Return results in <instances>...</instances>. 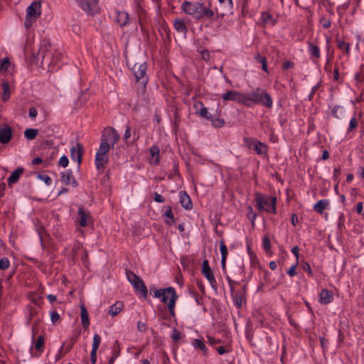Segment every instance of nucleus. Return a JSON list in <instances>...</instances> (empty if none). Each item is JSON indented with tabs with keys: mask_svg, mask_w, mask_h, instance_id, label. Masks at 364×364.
I'll list each match as a JSON object with an SVG mask.
<instances>
[{
	"mask_svg": "<svg viewBox=\"0 0 364 364\" xmlns=\"http://www.w3.org/2000/svg\"><path fill=\"white\" fill-rule=\"evenodd\" d=\"M154 296L156 298L160 299L163 303L167 304L171 316L174 317V308L176 301L178 299V296L174 288L168 287L166 289H156L154 291Z\"/></svg>",
	"mask_w": 364,
	"mask_h": 364,
	"instance_id": "nucleus-3",
	"label": "nucleus"
},
{
	"mask_svg": "<svg viewBox=\"0 0 364 364\" xmlns=\"http://www.w3.org/2000/svg\"><path fill=\"white\" fill-rule=\"evenodd\" d=\"M333 294L327 289H322L319 295V302L327 304L332 301Z\"/></svg>",
	"mask_w": 364,
	"mask_h": 364,
	"instance_id": "nucleus-20",
	"label": "nucleus"
},
{
	"mask_svg": "<svg viewBox=\"0 0 364 364\" xmlns=\"http://www.w3.org/2000/svg\"><path fill=\"white\" fill-rule=\"evenodd\" d=\"M181 9L186 14L192 16L198 19L210 18L214 15V11L207 8L203 4L198 1H184Z\"/></svg>",
	"mask_w": 364,
	"mask_h": 364,
	"instance_id": "nucleus-2",
	"label": "nucleus"
},
{
	"mask_svg": "<svg viewBox=\"0 0 364 364\" xmlns=\"http://www.w3.org/2000/svg\"><path fill=\"white\" fill-rule=\"evenodd\" d=\"M164 215L168 218V220H166V223L168 225H171L174 223V217L172 212L171 207L167 206L166 210L164 213Z\"/></svg>",
	"mask_w": 364,
	"mask_h": 364,
	"instance_id": "nucleus-36",
	"label": "nucleus"
},
{
	"mask_svg": "<svg viewBox=\"0 0 364 364\" xmlns=\"http://www.w3.org/2000/svg\"><path fill=\"white\" fill-rule=\"evenodd\" d=\"M237 94V91H229L223 94L222 98L225 101L231 100L235 102Z\"/></svg>",
	"mask_w": 364,
	"mask_h": 364,
	"instance_id": "nucleus-35",
	"label": "nucleus"
},
{
	"mask_svg": "<svg viewBox=\"0 0 364 364\" xmlns=\"http://www.w3.org/2000/svg\"><path fill=\"white\" fill-rule=\"evenodd\" d=\"M61 181L66 185H72L73 187L77 186V182L74 178L70 170L61 173Z\"/></svg>",
	"mask_w": 364,
	"mask_h": 364,
	"instance_id": "nucleus-17",
	"label": "nucleus"
},
{
	"mask_svg": "<svg viewBox=\"0 0 364 364\" xmlns=\"http://www.w3.org/2000/svg\"><path fill=\"white\" fill-rule=\"evenodd\" d=\"M210 121L213 122V126L216 127H221L224 125L225 124V122L223 119H219V118H215V119H213V117L211 116L210 117Z\"/></svg>",
	"mask_w": 364,
	"mask_h": 364,
	"instance_id": "nucleus-43",
	"label": "nucleus"
},
{
	"mask_svg": "<svg viewBox=\"0 0 364 364\" xmlns=\"http://www.w3.org/2000/svg\"><path fill=\"white\" fill-rule=\"evenodd\" d=\"M131 137V127L129 126H127L124 134V139H128Z\"/></svg>",
	"mask_w": 364,
	"mask_h": 364,
	"instance_id": "nucleus-58",
	"label": "nucleus"
},
{
	"mask_svg": "<svg viewBox=\"0 0 364 364\" xmlns=\"http://www.w3.org/2000/svg\"><path fill=\"white\" fill-rule=\"evenodd\" d=\"M132 71L136 81L143 85H146L148 81V77L146 75V64L145 63H135L132 67Z\"/></svg>",
	"mask_w": 364,
	"mask_h": 364,
	"instance_id": "nucleus-9",
	"label": "nucleus"
},
{
	"mask_svg": "<svg viewBox=\"0 0 364 364\" xmlns=\"http://www.w3.org/2000/svg\"><path fill=\"white\" fill-rule=\"evenodd\" d=\"M83 154V146L77 143L70 149V157L72 160L77 161L78 165L82 162V157Z\"/></svg>",
	"mask_w": 364,
	"mask_h": 364,
	"instance_id": "nucleus-14",
	"label": "nucleus"
},
{
	"mask_svg": "<svg viewBox=\"0 0 364 364\" xmlns=\"http://www.w3.org/2000/svg\"><path fill=\"white\" fill-rule=\"evenodd\" d=\"M309 52L310 53L316 57V58H319L320 57V50H319V48L313 44V43H309Z\"/></svg>",
	"mask_w": 364,
	"mask_h": 364,
	"instance_id": "nucleus-37",
	"label": "nucleus"
},
{
	"mask_svg": "<svg viewBox=\"0 0 364 364\" xmlns=\"http://www.w3.org/2000/svg\"><path fill=\"white\" fill-rule=\"evenodd\" d=\"M262 246H263V248L266 250V251H269L270 250V248H271V244H270V241L269 240V238L267 237H264L263 239H262Z\"/></svg>",
	"mask_w": 364,
	"mask_h": 364,
	"instance_id": "nucleus-47",
	"label": "nucleus"
},
{
	"mask_svg": "<svg viewBox=\"0 0 364 364\" xmlns=\"http://www.w3.org/2000/svg\"><path fill=\"white\" fill-rule=\"evenodd\" d=\"M80 6L89 14L97 11V0H76Z\"/></svg>",
	"mask_w": 364,
	"mask_h": 364,
	"instance_id": "nucleus-13",
	"label": "nucleus"
},
{
	"mask_svg": "<svg viewBox=\"0 0 364 364\" xmlns=\"http://www.w3.org/2000/svg\"><path fill=\"white\" fill-rule=\"evenodd\" d=\"M245 145L255 150L257 154L262 155L267 152V146L264 144L252 138H245Z\"/></svg>",
	"mask_w": 364,
	"mask_h": 364,
	"instance_id": "nucleus-10",
	"label": "nucleus"
},
{
	"mask_svg": "<svg viewBox=\"0 0 364 364\" xmlns=\"http://www.w3.org/2000/svg\"><path fill=\"white\" fill-rule=\"evenodd\" d=\"M363 205L361 202H359L356 205V211L358 214H363Z\"/></svg>",
	"mask_w": 364,
	"mask_h": 364,
	"instance_id": "nucleus-63",
	"label": "nucleus"
},
{
	"mask_svg": "<svg viewBox=\"0 0 364 364\" xmlns=\"http://www.w3.org/2000/svg\"><path fill=\"white\" fill-rule=\"evenodd\" d=\"M202 273L206 277L211 287L215 289L217 288V282L209 266L208 261L206 259L202 263Z\"/></svg>",
	"mask_w": 364,
	"mask_h": 364,
	"instance_id": "nucleus-12",
	"label": "nucleus"
},
{
	"mask_svg": "<svg viewBox=\"0 0 364 364\" xmlns=\"http://www.w3.org/2000/svg\"><path fill=\"white\" fill-rule=\"evenodd\" d=\"M12 129L8 125L0 126V143L7 144L11 139Z\"/></svg>",
	"mask_w": 364,
	"mask_h": 364,
	"instance_id": "nucleus-15",
	"label": "nucleus"
},
{
	"mask_svg": "<svg viewBox=\"0 0 364 364\" xmlns=\"http://www.w3.org/2000/svg\"><path fill=\"white\" fill-rule=\"evenodd\" d=\"M150 154L151 155V164L156 165L159 161V148L156 146H152L150 148Z\"/></svg>",
	"mask_w": 364,
	"mask_h": 364,
	"instance_id": "nucleus-25",
	"label": "nucleus"
},
{
	"mask_svg": "<svg viewBox=\"0 0 364 364\" xmlns=\"http://www.w3.org/2000/svg\"><path fill=\"white\" fill-rule=\"evenodd\" d=\"M341 173V170L340 168H335L333 171V179L336 181Z\"/></svg>",
	"mask_w": 364,
	"mask_h": 364,
	"instance_id": "nucleus-57",
	"label": "nucleus"
},
{
	"mask_svg": "<svg viewBox=\"0 0 364 364\" xmlns=\"http://www.w3.org/2000/svg\"><path fill=\"white\" fill-rule=\"evenodd\" d=\"M304 271L307 272L309 274H312V271L310 265L308 263H304L302 266Z\"/></svg>",
	"mask_w": 364,
	"mask_h": 364,
	"instance_id": "nucleus-62",
	"label": "nucleus"
},
{
	"mask_svg": "<svg viewBox=\"0 0 364 364\" xmlns=\"http://www.w3.org/2000/svg\"><path fill=\"white\" fill-rule=\"evenodd\" d=\"M299 223L298 217L296 214H293L291 215V223L294 226H296V224Z\"/></svg>",
	"mask_w": 364,
	"mask_h": 364,
	"instance_id": "nucleus-64",
	"label": "nucleus"
},
{
	"mask_svg": "<svg viewBox=\"0 0 364 364\" xmlns=\"http://www.w3.org/2000/svg\"><path fill=\"white\" fill-rule=\"evenodd\" d=\"M11 66V63L9 62V58H5L1 60V66H0V72L3 73H9V68Z\"/></svg>",
	"mask_w": 364,
	"mask_h": 364,
	"instance_id": "nucleus-33",
	"label": "nucleus"
},
{
	"mask_svg": "<svg viewBox=\"0 0 364 364\" xmlns=\"http://www.w3.org/2000/svg\"><path fill=\"white\" fill-rule=\"evenodd\" d=\"M173 27L178 33H181L183 36H186L188 28L183 20L179 18L175 19L173 21Z\"/></svg>",
	"mask_w": 364,
	"mask_h": 364,
	"instance_id": "nucleus-19",
	"label": "nucleus"
},
{
	"mask_svg": "<svg viewBox=\"0 0 364 364\" xmlns=\"http://www.w3.org/2000/svg\"><path fill=\"white\" fill-rule=\"evenodd\" d=\"M50 319L53 323H55L60 319V315L56 311L51 312Z\"/></svg>",
	"mask_w": 364,
	"mask_h": 364,
	"instance_id": "nucleus-52",
	"label": "nucleus"
},
{
	"mask_svg": "<svg viewBox=\"0 0 364 364\" xmlns=\"http://www.w3.org/2000/svg\"><path fill=\"white\" fill-rule=\"evenodd\" d=\"M44 344V338L43 336H39L36 341L35 348L36 349H40L43 347Z\"/></svg>",
	"mask_w": 364,
	"mask_h": 364,
	"instance_id": "nucleus-46",
	"label": "nucleus"
},
{
	"mask_svg": "<svg viewBox=\"0 0 364 364\" xmlns=\"http://www.w3.org/2000/svg\"><path fill=\"white\" fill-rule=\"evenodd\" d=\"M194 107L200 117L210 119L211 115L208 113L207 108L203 106V103L197 102Z\"/></svg>",
	"mask_w": 364,
	"mask_h": 364,
	"instance_id": "nucleus-23",
	"label": "nucleus"
},
{
	"mask_svg": "<svg viewBox=\"0 0 364 364\" xmlns=\"http://www.w3.org/2000/svg\"><path fill=\"white\" fill-rule=\"evenodd\" d=\"M208 338V343H210V345H215V344H217V343H219L220 342V340H217L211 336H207Z\"/></svg>",
	"mask_w": 364,
	"mask_h": 364,
	"instance_id": "nucleus-60",
	"label": "nucleus"
},
{
	"mask_svg": "<svg viewBox=\"0 0 364 364\" xmlns=\"http://www.w3.org/2000/svg\"><path fill=\"white\" fill-rule=\"evenodd\" d=\"M245 301L244 296L242 294H236L234 298V302L237 308H240Z\"/></svg>",
	"mask_w": 364,
	"mask_h": 364,
	"instance_id": "nucleus-39",
	"label": "nucleus"
},
{
	"mask_svg": "<svg viewBox=\"0 0 364 364\" xmlns=\"http://www.w3.org/2000/svg\"><path fill=\"white\" fill-rule=\"evenodd\" d=\"M28 114L31 118L34 119L38 114V111L35 107H31L29 109Z\"/></svg>",
	"mask_w": 364,
	"mask_h": 364,
	"instance_id": "nucleus-54",
	"label": "nucleus"
},
{
	"mask_svg": "<svg viewBox=\"0 0 364 364\" xmlns=\"http://www.w3.org/2000/svg\"><path fill=\"white\" fill-rule=\"evenodd\" d=\"M180 203L181 205L186 210L192 208V202L190 196L185 192H180Z\"/></svg>",
	"mask_w": 364,
	"mask_h": 364,
	"instance_id": "nucleus-21",
	"label": "nucleus"
},
{
	"mask_svg": "<svg viewBox=\"0 0 364 364\" xmlns=\"http://www.w3.org/2000/svg\"><path fill=\"white\" fill-rule=\"evenodd\" d=\"M294 67V63L291 61H286L283 63L284 69H290Z\"/></svg>",
	"mask_w": 364,
	"mask_h": 364,
	"instance_id": "nucleus-61",
	"label": "nucleus"
},
{
	"mask_svg": "<svg viewBox=\"0 0 364 364\" xmlns=\"http://www.w3.org/2000/svg\"><path fill=\"white\" fill-rule=\"evenodd\" d=\"M154 200L157 203H164L165 201V198L161 194L155 193Z\"/></svg>",
	"mask_w": 364,
	"mask_h": 364,
	"instance_id": "nucleus-56",
	"label": "nucleus"
},
{
	"mask_svg": "<svg viewBox=\"0 0 364 364\" xmlns=\"http://www.w3.org/2000/svg\"><path fill=\"white\" fill-rule=\"evenodd\" d=\"M235 102L250 107V101L249 99V95L246 96L245 95L237 92Z\"/></svg>",
	"mask_w": 364,
	"mask_h": 364,
	"instance_id": "nucleus-29",
	"label": "nucleus"
},
{
	"mask_svg": "<svg viewBox=\"0 0 364 364\" xmlns=\"http://www.w3.org/2000/svg\"><path fill=\"white\" fill-rule=\"evenodd\" d=\"M2 89H3V92H2L1 98L4 102H6L10 98V85H9V83L6 81L3 82Z\"/></svg>",
	"mask_w": 364,
	"mask_h": 364,
	"instance_id": "nucleus-30",
	"label": "nucleus"
},
{
	"mask_svg": "<svg viewBox=\"0 0 364 364\" xmlns=\"http://www.w3.org/2000/svg\"><path fill=\"white\" fill-rule=\"evenodd\" d=\"M119 139V134L116 129L110 127H106L102 134L100 146L109 150L118 141Z\"/></svg>",
	"mask_w": 364,
	"mask_h": 364,
	"instance_id": "nucleus-6",
	"label": "nucleus"
},
{
	"mask_svg": "<svg viewBox=\"0 0 364 364\" xmlns=\"http://www.w3.org/2000/svg\"><path fill=\"white\" fill-rule=\"evenodd\" d=\"M69 160L68 158L66 156H63L60 157L59 160V164L63 166V168H65L68 166Z\"/></svg>",
	"mask_w": 364,
	"mask_h": 364,
	"instance_id": "nucleus-49",
	"label": "nucleus"
},
{
	"mask_svg": "<svg viewBox=\"0 0 364 364\" xmlns=\"http://www.w3.org/2000/svg\"><path fill=\"white\" fill-rule=\"evenodd\" d=\"M320 23L325 28H329L331 26V21L329 19H328V18H324V17H322L320 19Z\"/></svg>",
	"mask_w": 364,
	"mask_h": 364,
	"instance_id": "nucleus-50",
	"label": "nucleus"
},
{
	"mask_svg": "<svg viewBox=\"0 0 364 364\" xmlns=\"http://www.w3.org/2000/svg\"><path fill=\"white\" fill-rule=\"evenodd\" d=\"M220 250L221 253V258H227L228 248L225 244L224 240L220 242Z\"/></svg>",
	"mask_w": 364,
	"mask_h": 364,
	"instance_id": "nucleus-38",
	"label": "nucleus"
},
{
	"mask_svg": "<svg viewBox=\"0 0 364 364\" xmlns=\"http://www.w3.org/2000/svg\"><path fill=\"white\" fill-rule=\"evenodd\" d=\"M78 215H79V223L82 227H85L87 225V218L89 217L88 213H87L82 208H80L78 210Z\"/></svg>",
	"mask_w": 364,
	"mask_h": 364,
	"instance_id": "nucleus-31",
	"label": "nucleus"
},
{
	"mask_svg": "<svg viewBox=\"0 0 364 364\" xmlns=\"http://www.w3.org/2000/svg\"><path fill=\"white\" fill-rule=\"evenodd\" d=\"M262 21L264 23H270L272 25L274 24V21L272 20V16L270 14H267V13H263L262 14Z\"/></svg>",
	"mask_w": 364,
	"mask_h": 364,
	"instance_id": "nucleus-42",
	"label": "nucleus"
},
{
	"mask_svg": "<svg viewBox=\"0 0 364 364\" xmlns=\"http://www.w3.org/2000/svg\"><path fill=\"white\" fill-rule=\"evenodd\" d=\"M62 53L49 41H44L37 53L38 60H41L42 64L48 66L55 64L61 58Z\"/></svg>",
	"mask_w": 364,
	"mask_h": 364,
	"instance_id": "nucleus-1",
	"label": "nucleus"
},
{
	"mask_svg": "<svg viewBox=\"0 0 364 364\" xmlns=\"http://www.w3.org/2000/svg\"><path fill=\"white\" fill-rule=\"evenodd\" d=\"M220 4L224 5L225 10L230 11L232 7L233 4L232 0H218Z\"/></svg>",
	"mask_w": 364,
	"mask_h": 364,
	"instance_id": "nucleus-40",
	"label": "nucleus"
},
{
	"mask_svg": "<svg viewBox=\"0 0 364 364\" xmlns=\"http://www.w3.org/2000/svg\"><path fill=\"white\" fill-rule=\"evenodd\" d=\"M38 134V129H26L24 131V136L28 140L34 139Z\"/></svg>",
	"mask_w": 364,
	"mask_h": 364,
	"instance_id": "nucleus-32",
	"label": "nucleus"
},
{
	"mask_svg": "<svg viewBox=\"0 0 364 364\" xmlns=\"http://www.w3.org/2000/svg\"><path fill=\"white\" fill-rule=\"evenodd\" d=\"M109 151V149L100 146L95 156V166L97 170L103 168L105 165L107 163L108 158L106 154Z\"/></svg>",
	"mask_w": 364,
	"mask_h": 364,
	"instance_id": "nucleus-11",
	"label": "nucleus"
},
{
	"mask_svg": "<svg viewBox=\"0 0 364 364\" xmlns=\"http://www.w3.org/2000/svg\"><path fill=\"white\" fill-rule=\"evenodd\" d=\"M123 307V302L118 301L114 304L110 306L109 310V314L112 316H114L122 311Z\"/></svg>",
	"mask_w": 364,
	"mask_h": 364,
	"instance_id": "nucleus-27",
	"label": "nucleus"
},
{
	"mask_svg": "<svg viewBox=\"0 0 364 364\" xmlns=\"http://www.w3.org/2000/svg\"><path fill=\"white\" fill-rule=\"evenodd\" d=\"M255 201L259 211L265 210L268 213H276L277 198L269 197L259 193L255 194Z\"/></svg>",
	"mask_w": 364,
	"mask_h": 364,
	"instance_id": "nucleus-5",
	"label": "nucleus"
},
{
	"mask_svg": "<svg viewBox=\"0 0 364 364\" xmlns=\"http://www.w3.org/2000/svg\"><path fill=\"white\" fill-rule=\"evenodd\" d=\"M181 338V333L179 331H178L177 329L174 328L172 331V334H171V338L174 341H178Z\"/></svg>",
	"mask_w": 364,
	"mask_h": 364,
	"instance_id": "nucleus-44",
	"label": "nucleus"
},
{
	"mask_svg": "<svg viewBox=\"0 0 364 364\" xmlns=\"http://www.w3.org/2000/svg\"><path fill=\"white\" fill-rule=\"evenodd\" d=\"M358 121L355 118H352L350 121L348 132H351L353 129L358 127Z\"/></svg>",
	"mask_w": 364,
	"mask_h": 364,
	"instance_id": "nucleus-51",
	"label": "nucleus"
},
{
	"mask_svg": "<svg viewBox=\"0 0 364 364\" xmlns=\"http://www.w3.org/2000/svg\"><path fill=\"white\" fill-rule=\"evenodd\" d=\"M38 178L44 181L48 186H50L52 183V179L48 175H38Z\"/></svg>",
	"mask_w": 364,
	"mask_h": 364,
	"instance_id": "nucleus-48",
	"label": "nucleus"
},
{
	"mask_svg": "<svg viewBox=\"0 0 364 364\" xmlns=\"http://www.w3.org/2000/svg\"><path fill=\"white\" fill-rule=\"evenodd\" d=\"M117 17L115 21L120 26H126L129 22V15L126 11H117Z\"/></svg>",
	"mask_w": 364,
	"mask_h": 364,
	"instance_id": "nucleus-22",
	"label": "nucleus"
},
{
	"mask_svg": "<svg viewBox=\"0 0 364 364\" xmlns=\"http://www.w3.org/2000/svg\"><path fill=\"white\" fill-rule=\"evenodd\" d=\"M192 345L196 349H200L204 355L208 354V349L205 345V343L203 340L200 339H193L192 341Z\"/></svg>",
	"mask_w": 364,
	"mask_h": 364,
	"instance_id": "nucleus-28",
	"label": "nucleus"
},
{
	"mask_svg": "<svg viewBox=\"0 0 364 364\" xmlns=\"http://www.w3.org/2000/svg\"><path fill=\"white\" fill-rule=\"evenodd\" d=\"M342 111H343V108L340 106H336L334 107V108L332 109V114L333 115L336 117V118H339L340 117V114H342Z\"/></svg>",
	"mask_w": 364,
	"mask_h": 364,
	"instance_id": "nucleus-45",
	"label": "nucleus"
},
{
	"mask_svg": "<svg viewBox=\"0 0 364 364\" xmlns=\"http://www.w3.org/2000/svg\"><path fill=\"white\" fill-rule=\"evenodd\" d=\"M80 310H81V320H82V325L85 329H87L90 326V321H89V316L87 311L85 308V306L82 304L80 305Z\"/></svg>",
	"mask_w": 364,
	"mask_h": 364,
	"instance_id": "nucleus-24",
	"label": "nucleus"
},
{
	"mask_svg": "<svg viewBox=\"0 0 364 364\" xmlns=\"http://www.w3.org/2000/svg\"><path fill=\"white\" fill-rule=\"evenodd\" d=\"M23 173L24 168L22 167H18L14 171H13L7 179L9 186H11L13 184L16 183Z\"/></svg>",
	"mask_w": 364,
	"mask_h": 364,
	"instance_id": "nucleus-18",
	"label": "nucleus"
},
{
	"mask_svg": "<svg viewBox=\"0 0 364 364\" xmlns=\"http://www.w3.org/2000/svg\"><path fill=\"white\" fill-rule=\"evenodd\" d=\"M249 99L250 101V107L255 105H262L268 108H271L273 105V101L269 94L264 89L257 87L249 93Z\"/></svg>",
	"mask_w": 364,
	"mask_h": 364,
	"instance_id": "nucleus-4",
	"label": "nucleus"
},
{
	"mask_svg": "<svg viewBox=\"0 0 364 364\" xmlns=\"http://www.w3.org/2000/svg\"><path fill=\"white\" fill-rule=\"evenodd\" d=\"M336 42L339 49L345 50L347 54L349 53L350 44L348 43H346L344 41L339 39L338 38H336Z\"/></svg>",
	"mask_w": 364,
	"mask_h": 364,
	"instance_id": "nucleus-34",
	"label": "nucleus"
},
{
	"mask_svg": "<svg viewBox=\"0 0 364 364\" xmlns=\"http://www.w3.org/2000/svg\"><path fill=\"white\" fill-rule=\"evenodd\" d=\"M137 328L139 331L144 332L147 330V326L146 325V323L141 321H139L137 323Z\"/></svg>",
	"mask_w": 364,
	"mask_h": 364,
	"instance_id": "nucleus-53",
	"label": "nucleus"
},
{
	"mask_svg": "<svg viewBox=\"0 0 364 364\" xmlns=\"http://www.w3.org/2000/svg\"><path fill=\"white\" fill-rule=\"evenodd\" d=\"M296 267V264L291 266V268L288 270L287 274L291 277L296 275V272L295 270Z\"/></svg>",
	"mask_w": 364,
	"mask_h": 364,
	"instance_id": "nucleus-59",
	"label": "nucleus"
},
{
	"mask_svg": "<svg viewBox=\"0 0 364 364\" xmlns=\"http://www.w3.org/2000/svg\"><path fill=\"white\" fill-rule=\"evenodd\" d=\"M201 58L205 60L208 61L210 60V53L207 50H203L201 51Z\"/></svg>",
	"mask_w": 364,
	"mask_h": 364,
	"instance_id": "nucleus-55",
	"label": "nucleus"
},
{
	"mask_svg": "<svg viewBox=\"0 0 364 364\" xmlns=\"http://www.w3.org/2000/svg\"><path fill=\"white\" fill-rule=\"evenodd\" d=\"M127 278L136 291H139L144 298L147 296V288L142 279L131 271H127Z\"/></svg>",
	"mask_w": 364,
	"mask_h": 364,
	"instance_id": "nucleus-8",
	"label": "nucleus"
},
{
	"mask_svg": "<svg viewBox=\"0 0 364 364\" xmlns=\"http://www.w3.org/2000/svg\"><path fill=\"white\" fill-rule=\"evenodd\" d=\"M329 205V202L326 199L318 200L314 206V209L317 213L321 214L324 209Z\"/></svg>",
	"mask_w": 364,
	"mask_h": 364,
	"instance_id": "nucleus-26",
	"label": "nucleus"
},
{
	"mask_svg": "<svg viewBox=\"0 0 364 364\" xmlns=\"http://www.w3.org/2000/svg\"><path fill=\"white\" fill-rule=\"evenodd\" d=\"M41 15V3L40 1H33L26 9V16L24 23L25 27L26 28L31 27Z\"/></svg>",
	"mask_w": 364,
	"mask_h": 364,
	"instance_id": "nucleus-7",
	"label": "nucleus"
},
{
	"mask_svg": "<svg viewBox=\"0 0 364 364\" xmlns=\"http://www.w3.org/2000/svg\"><path fill=\"white\" fill-rule=\"evenodd\" d=\"M10 262L7 257H3L0 259V269L4 270L9 268Z\"/></svg>",
	"mask_w": 364,
	"mask_h": 364,
	"instance_id": "nucleus-41",
	"label": "nucleus"
},
{
	"mask_svg": "<svg viewBox=\"0 0 364 364\" xmlns=\"http://www.w3.org/2000/svg\"><path fill=\"white\" fill-rule=\"evenodd\" d=\"M101 343V337L98 334H95L93 336V342L92 350L90 353V361L92 364H95L97 362V351Z\"/></svg>",
	"mask_w": 364,
	"mask_h": 364,
	"instance_id": "nucleus-16",
	"label": "nucleus"
}]
</instances>
